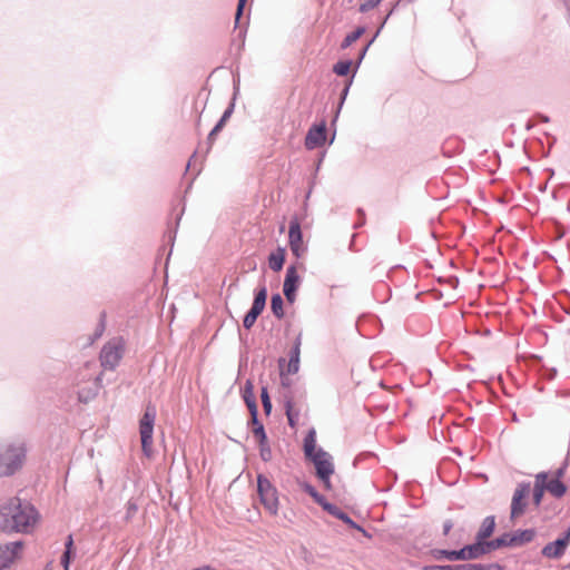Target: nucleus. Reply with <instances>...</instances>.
Masks as SVG:
<instances>
[{"mask_svg":"<svg viewBox=\"0 0 570 570\" xmlns=\"http://www.w3.org/2000/svg\"><path fill=\"white\" fill-rule=\"evenodd\" d=\"M37 519L35 508L19 498H11L0 507L1 532H27L33 528Z\"/></svg>","mask_w":570,"mask_h":570,"instance_id":"nucleus-1","label":"nucleus"},{"mask_svg":"<svg viewBox=\"0 0 570 570\" xmlns=\"http://www.w3.org/2000/svg\"><path fill=\"white\" fill-rule=\"evenodd\" d=\"M27 448L21 441H0V476L20 470L26 461Z\"/></svg>","mask_w":570,"mask_h":570,"instance_id":"nucleus-2","label":"nucleus"},{"mask_svg":"<svg viewBox=\"0 0 570 570\" xmlns=\"http://www.w3.org/2000/svg\"><path fill=\"white\" fill-rule=\"evenodd\" d=\"M156 419V410L154 406L148 405L139 422V433L141 440V449L144 454L151 459L154 455L153 450V433Z\"/></svg>","mask_w":570,"mask_h":570,"instance_id":"nucleus-3","label":"nucleus"},{"mask_svg":"<svg viewBox=\"0 0 570 570\" xmlns=\"http://www.w3.org/2000/svg\"><path fill=\"white\" fill-rule=\"evenodd\" d=\"M257 490L261 502L271 515H277L279 509V500L277 489L272 482L263 476L257 478Z\"/></svg>","mask_w":570,"mask_h":570,"instance_id":"nucleus-4","label":"nucleus"},{"mask_svg":"<svg viewBox=\"0 0 570 570\" xmlns=\"http://www.w3.org/2000/svg\"><path fill=\"white\" fill-rule=\"evenodd\" d=\"M125 343L121 338H114L106 343L100 352V363L106 370H115L122 358Z\"/></svg>","mask_w":570,"mask_h":570,"instance_id":"nucleus-5","label":"nucleus"},{"mask_svg":"<svg viewBox=\"0 0 570 570\" xmlns=\"http://www.w3.org/2000/svg\"><path fill=\"white\" fill-rule=\"evenodd\" d=\"M316 469L317 478L323 482L326 489H331L330 476L334 473V464L332 462V456L322 449H318L309 459Z\"/></svg>","mask_w":570,"mask_h":570,"instance_id":"nucleus-6","label":"nucleus"},{"mask_svg":"<svg viewBox=\"0 0 570 570\" xmlns=\"http://www.w3.org/2000/svg\"><path fill=\"white\" fill-rule=\"evenodd\" d=\"M535 537L533 529L518 530L512 534H505L500 539H497V544L492 543L493 547L501 546H522L531 542Z\"/></svg>","mask_w":570,"mask_h":570,"instance_id":"nucleus-7","label":"nucleus"},{"mask_svg":"<svg viewBox=\"0 0 570 570\" xmlns=\"http://www.w3.org/2000/svg\"><path fill=\"white\" fill-rule=\"evenodd\" d=\"M570 543V528L562 538L546 544L541 551L542 556L549 559L561 558Z\"/></svg>","mask_w":570,"mask_h":570,"instance_id":"nucleus-8","label":"nucleus"},{"mask_svg":"<svg viewBox=\"0 0 570 570\" xmlns=\"http://www.w3.org/2000/svg\"><path fill=\"white\" fill-rule=\"evenodd\" d=\"M288 238L292 253L296 257L303 256L306 252V247L303 243L301 225L296 218L289 224Z\"/></svg>","mask_w":570,"mask_h":570,"instance_id":"nucleus-9","label":"nucleus"},{"mask_svg":"<svg viewBox=\"0 0 570 570\" xmlns=\"http://www.w3.org/2000/svg\"><path fill=\"white\" fill-rule=\"evenodd\" d=\"M23 544L20 541L0 546V570L9 567L22 553Z\"/></svg>","mask_w":570,"mask_h":570,"instance_id":"nucleus-10","label":"nucleus"},{"mask_svg":"<svg viewBox=\"0 0 570 570\" xmlns=\"http://www.w3.org/2000/svg\"><path fill=\"white\" fill-rule=\"evenodd\" d=\"M529 484H520L513 494L512 502H511V518H518L523 514L525 509V502L524 499L527 498L529 493Z\"/></svg>","mask_w":570,"mask_h":570,"instance_id":"nucleus-11","label":"nucleus"},{"mask_svg":"<svg viewBox=\"0 0 570 570\" xmlns=\"http://www.w3.org/2000/svg\"><path fill=\"white\" fill-rule=\"evenodd\" d=\"M485 552V549L480 543H474L468 547H464L463 549L459 551H443V553L446 554V557L451 560H469V559H475L482 553Z\"/></svg>","mask_w":570,"mask_h":570,"instance_id":"nucleus-12","label":"nucleus"},{"mask_svg":"<svg viewBox=\"0 0 570 570\" xmlns=\"http://www.w3.org/2000/svg\"><path fill=\"white\" fill-rule=\"evenodd\" d=\"M298 283L299 276L297 274L296 267H288L284 281L283 292L287 301L291 303L295 301V292L297 289Z\"/></svg>","mask_w":570,"mask_h":570,"instance_id":"nucleus-13","label":"nucleus"},{"mask_svg":"<svg viewBox=\"0 0 570 570\" xmlns=\"http://www.w3.org/2000/svg\"><path fill=\"white\" fill-rule=\"evenodd\" d=\"M326 140L325 125L312 127L305 138V146L308 149H314L322 146Z\"/></svg>","mask_w":570,"mask_h":570,"instance_id":"nucleus-14","label":"nucleus"},{"mask_svg":"<svg viewBox=\"0 0 570 570\" xmlns=\"http://www.w3.org/2000/svg\"><path fill=\"white\" fill-rule=\"evenodd\" d=\"M494 527H495V522H494V518L493 517H487L481 527H480V530L476 534V539H478V542L476 543H480L482 544V547L487 550V548H494L491 543H484V541L490 538L494 531ZM494 544H497V540L493 541Z\"/></svg>","mask_w":570,"mask_h":570,"instance_id":"nucleus-15","label":"nucleus"},{"mask_svg":"<svg viewBox=\"0 0 570 570\" xmlns=\"http://www.w3.org/2000/svg\"><path fill=\"white\" fill-rule=\"evenodd\" d=\"M564 473V469H559L557 471V476L554 479L549 480L548 478L542 480L543 485L548 492H550L556 498H561L566 491V485L559 480Z\"/></svg>","mask_w":570,"mask_h":570,"instance_id":"nucleus-16","label":"nucleus"},{"mask_svg":"<svg viewBox=\"0 0 570 570\" xmlns=\"http://www.w3.org/2000/svg\"><path fill=\"white\" fill-rule=\"evenodd\" d=\"M325 510L332 514L333 517L342 520L346 524H348L351 528L356 529L361 531L364 535L370 537L367 532L361 527L357 525L346 513H344L336 505H325Z\"/></svg>","mask_w":570,"mask_h":570,"instance_id":"nucleus-17","label":"nucleus"},{"mask_svg":"<svg viewBox=\"0 0 570 570\" xmlns=\"http://www.w3.org/2000/svg\"><path fill=\"white\" fill-rule=\"evenodd\" d=\"M267 297L266 287H262L255 295L252 308L247 314L257 318L265 308Z\"/></svg>","mask_w":570,"mask_h":570,"instance_id":"nucleus-18","label":"nucleus"},{"mask_svg":"<svg viewBox=\"0 0 570 570\" xmlns=\"http://www.w3.org/2000/svg\"><path fill=\"white\" fill-rule=\"evenodd\" d=\"M301 340L299 337L296 340L295 346L291 352V357L287 363V373L295 374L299 368V355H301Z\"/></svg>","mask_w":570,"mask_h":570,"instance_id":"nucleus-19","label":"nucleus"},{"mask_svg":"<svg viewBox=\"0 0 570 570\" xmlns=\"http://www.w3.org/2000/svg\"><path fill=\"white\" fill-rule=\"evenodd\" d=\"M303 449L305 456L308 460L313 458V455H315L316 451L318 450L316 449V432L314 429L309 430L307 435L305 436Z\"/></svg>","mask_w":570,"mask_h":570,"instance_id":"nucleus-20","label":"nucleus"},{"mask_svg":"<svg viewBox=\"0 0 570 570\" xmlns=\"http://www.w3.org/2000/svg\"><path fill=\"white\" fill-rule=\"evenodd\" d=\"M285 262V249L284 248H277L275 252H273L268 257V265L269 268L279 272L283 268Z\"/></svg>","mask_w":570,"mask_h":570,"instance_id":"nucleus-21","label":"nucleus"},{"mask_svg":"<svg viewBox=\"0 0 570 570\" xmlns=\"http://www.w3.org/2000/svg\"><path fill=\"white\" fill-rule=\"evenodd\" d=\"M544 479H547V473H544V472H541V473L537 474V476H535L533 501L537 505H539L541 503L543 493H544V491H547L542 483L543 482L542 480H544Z\"/></svg>","mask_w":570,"mask_h":570,"instance_id":"nucleus-22","label":"nucleus"},{"mask_svg":"<svg viewBox=\"0 0 570 570\" xmlns=\"http://www.w3.org/2000/svg\"><path fill=\"white\" fill-rule=\"evenodd\" d=\"M271 308H272L273 314L277 318H283V316H284L283 298L279 294H275L272 296Z\"/></svg>","mask_w":570,"mask_h":570,"instance_id":"nucleus-23","label":"nucleus"},{"mask_svg":"<svg viewBox=\"0 0 570 570\" xmlns=\"http://www.w3.org/2000/svg\"><path fill=\"white\" fill-rule=\"evenodd\" d=\"M364 31L365 29L363 27H358L355 31L348 33L342 42V48L345 49L350 47L353 42L361 38Z\"/></svg>","mask_w":570,"mask_h":570,"instance_id":"nucleus-24","label":"nucleus"},{"mask_svg":"<svg viewBox=\"0 0 570 570\" xmlns=\"http://www.w3.org/2000/svg\"><path fill=\"white\" fill-rule=\"evenodd\" d=\"M72 544H73L72 538H71V535H69L68 541L66 543V551L61 559V563H62L65 570H69L70 553H71Z\"/></svg>","mask_w":570,"mask_h":570,"instance_id":"nucleus-25","label":"nucleus"},{"mask_svg":"<svg viewBox=\"0 0 570 570\" xmlns=\"http://www.w3.org/2000/svg\"><path fill=\"white\" fill-rule=\"evenodd\" d=\"M430 570H482V568L476 564H463V566L456 567L455 569L451 566L430 567Z\"/></svg>","mask_w":570,"mask_h":570,"instance_id":"nucleus-26","label":"nucleus"},{"mask_svg":"<svg viewBox=\"0 0 570 570\" xmlns=\"http://www.w3.org/2000/svg\"><path fill=\"white\" fill-rule=\"evenodd\" d=\"M351 61H340L334 66L333 70L337 76H346L351 70Z\"/></svg>","mask_w":570,"mask_h":570,"instance_id":"nucleus-27","label":"nucleus"},{"mask_svg":"<svg viewBox=\"0 0 570 570\" xmlns=\"http://www.w3.org/2000/svg\"><path fill=\"white\" fill-rule=\"evenodd\" d=\"M253 434L258 443H264L267 440L265 430L262 423H257V426L253 429Z\"/></svg>","mask_w":570,"mask_h":570,"instance_id":"nucleus-28","label":"nucleus"},{"mask_svg":"<svg viewBox=\"0 0 570 570\" xmlns=\"http://www.w3.org/2000/svg\"><path fill=\"white\" fill-rule=\"evenodd\" d=\"M285 407H286V412L291 410V412L293 413L294 417H298L299 419L301 406L293 399H288L286 401Z\"/></svg>","mask_w":570,"mask_h":570,"instance_id":"nucleus-29","label":"nucleus"},{"mask_svg":"<svg viewBox=\"0 0 570 570\" xmlns=\"http://www.w3.org/2000/svg\"><path fill=\"white\" fill-rule=\"evenodd\" d=\"M261 399H262L263 407H264L265 412L268 414L272 410V403H271V400L268 396V392L265 387L262 389Z\"/></svg>","mask_w":570,"mask_h":570,"instance_id":"nucleus-30","label":"nucleus"},{"mask_svg":"<svg viewBox=\"0 0 570 570\" xmlns=\"http://www.w3.org/2000/svg\"><path fill=\"white\" fill-rule=\"evenodd\" d=\"M258 444H259L261 458L264 461H269L271 458H272V451H271V448L267 444V440L264 443H258Z\"/></svg>","mask_w":570,"mask_h":570,"instance_id":"nucleus-31","label":"nucleus"},{"mask_svg":"<svg viewBox=\"0 0 570 570\" xmlns=\"http://www.w3.org/2000/svg\"><path fill=\"white\" fill-rule=\"evenodd\" d=\"M381 0H365L361 6H360V11L361 12H367L374 8H376L379 4H380Z\"/></svg>","mask_w":570,"mask_h":570,"instance_id":"nucleus-32","label":"nucleus"},{"mask_svg":"<svg viewBox=\"0 0 570 570\" xmlns=\"http://www.w3.org/2000/svg\"><path fill=\"white\" fill-rule=\"evenodd\" d=\"M228 116V112H225L218 124L214 127V129L209 134V138L212 139L224 126V122Z\"/></svg>","mask_w":570,"mask_h":570,"instance_id":"nucleus-33","label":"nucleus"},{"mask_svg":"<svg viewBox=\"0 0 570 570\" xmlns=\"http://www.w3.org/2000/svg\"><path fill=\"white\" fill-rule=\"evenodd\" d=\"M249 411H250V415H252V423L255 426H257V423L258 422V419H257V405L256 403H253V404H249Z\"/></svg>","mask_w":570,"mask_h":570,"instance_id":"nucleus-34","label":"nucleus"},{"mask_svg":"<svg viewBox=\"0 0 570 570\" xmlns=\"http://www.w3.org/2000/svg\"><path fill=\"white\" fill-rule=\"evenodd\" d=\"M256 320L257 318H255L254 316L246 314L244 317V321H243L244 327L247 330L252 328V326L255 324Z\"/></svg>","mask_w":570,"mask_h":570,"instance_id":"nucleus-35","label":"nucleus"},{"mask_svg":"<svg viewBox=\"0 0 570 570\" xmlns=\"http://www.w3.org/2000/svg\"><path fill=\"white\" fill-rule=\"evenodd\" d=\"M302 489L308 493L313 499L316 498V495L318 494V492L315 490L314 487H312L311 484L308 483H302Z\"/></svg>","mask_w":570,"mask_h":570,"instance_id":"nucleus-36","label":"nucleus"},{"mask_svg":"<svg viewBox=\"0 0 570 570\" xmlns=\"http://www.w3.org/2000/svg\"><path fill=\"white\" fill-rule=\"evenodd\" d=\"M287 420H288V424L292 426V428H295L298 423V417H294L293 413L289 411H287Z\"/></svg>","mask_w":570,"mask_h":570,"instance_id":"nucleus-37","label":"nucleus"},{"mask_svg":"<svg viewBox=\"0 0 570 570\" xmlns=\"http://www.w3.org/2000/svg\"><path fill=\"white\" fill-rule=\"evenodd\" d=\"M246 1L247 0H238L237 11H236V21H238V19L240 18Z\"/></svg>","mask_w":570,"mask_h":570,"instance_id":"nucleus-38","label":"nucleus"},{"mask_svg":"<svg viewBox=\"0 0 570 570\" xmlns=\"http://www.w3.org/2000/svg\"><path fill=\"white\" fill-rule=\"evenodd\" d=\"M244 399H245V402L248 407H249V404L256 403L250 391H246Z\"/></svg>","mask_w":570,"mask_h":570,"instance_id":"nucleus-39","label":"nucleus"},{"mask_svg":"<svg viewBox=\"0 0 570 570\" xmlns=\"http://www.w3.org/2000/svg\"><path fill=\"white\" fill-rule=\"evenodd\" d=\"M314 500H315L320 505H322L324 510H325V505H332L331 503L326 502V501L324 500V498H323L320 493L316 495V498H314Z\"/></svg>","mask_w":570,"mask_h":570,"instance_id":"nucleus-40","label":"nucleus"},{"mask_svg":"<svg viewBox=\"0 0 570 570\" xmlns=\"http://www.w3.org/2000/svg\"><path fill=\"white\" fill-rule=\"evenodd\" d=\"M314 500H315L320 505H322L324 510H325V505H332L331 503L326 502V501L324 500V498H323L320 493L316 495V498H314Z\"/></svg>","mask_w":570,"mask_h":570,"instance_id":"nucleus-41","label":"nucleus"},{"mask_svg":"<svg viewBox=\"0 0 570 570\" xmlns=\"http://www.w3.org/2000/svg\"><path fill=\"white\" fill-rule=\"evenodd\" d=\"M451 528H452V523H451L450 521H446V522L444 523V525H443V532H444V534H448V533H449V531L451 530Z\"/></svg>","mask_w":570,"mask_h":570,"instance_id":"nucleus-42","label":"nucleus"},{"mask_svg":"<svg viewBox=\"0 0 570 570\" xmlns=\"http://www.w3.org/2000/svg\"><path fill=\"white\" fill-rule=\"evenodd\" d=\"M432 235H433L434 237H436V230H435V228H434V227H433V229H432Z\"/></svg>","mask_w":570,"mask_h":570,"instance_id":"nucleus-43","label":"nucleus"},{"mask_svg":"<svg viewBox=\"0 0 570 570\" xmlns=\"http://www.w3.org/2000/svg\"><path fill=\"white\" fill-rule=\"evenodd\" d=\"M433 293H436L435 289H430V295L433 294Z\"/></svg>","mask_w":570,"mask_h":570,"instance_id":"nucleus-44","label":"nucleus"}]
</instances>
